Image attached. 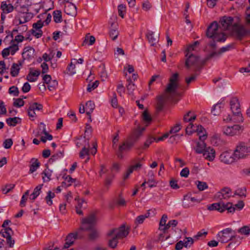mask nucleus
<instances>
[{"label":"nucleus","mask_w":250,"mask_h":250,"mask_svg":"<svg viewBox=\"0 0 250 250\" xmlns=\"http://www.w3.org/2000/svg\"><path fill=\"white\" fill-rule=\"evenodd\" d=\"M245 14L244 25L235 23L232 26L233 36L239 40L250 35V7L247 8Z\"/></svg>","instance_id":"1"},{"label":"nucleus","mask_w":250,"mask_h":250,"mask_svg":"<svg viewBox=\"0 0 250 250\" xmlns=\"http://www.w3.org/2000/svg\"><path fill=\"white\" fill-rule=\"evenodd\" d=\"M216 54V52H212L204 59L201 60L198 56L194 55L192 54H190L189 53H187L186 54L187 59L185 61V66L188 69L193 67V71L195 72H197L200 71L203 65L209 59L213 57Z\"/></svg>","instance_id":"2"},{"label":"nucleus","mask_w":250,"mask_h":250,"mask_svg":"<svg viewBox=\"0 0 250 250\" xmlns=\"http://www.w3.org/2000/svg\"><path fill=\"white\" fill-rule=\"evenodd\" d=\"M218 27L219 25L217 22L214 21L210 24L206 30V36L212 39L209 43V45L213 49H215L216 47V42H224L227 39V36L224 33L218 32Z\"/></svg>","instance_id":"3"},{"label":"nucleus","mask_w":250,"mask_h":250,"mask_svg":"<svg viewBox=\"0 0 250 250\" xmlns=\"http://www.w3.org/2000/svg\"><path fill=\"white\" fill-rule=\"evenodd\" d=\"M207 135L206 134H203L200 135L199 139L200 142H197L196 147L195 148V152L198 154H203L204 158L209 161H212L215 158V150L210 147H206V145L204 142V140L207 139Z\"/></svg>","instance_id":"4"},{"label":"nucleus","mask_w":250,"mask_h":250,"mask_svg":"<svg viewBox=\"0 0 250 250\" xmlns=\"http://www.w3.org/2000/svg\"><path fill=\"white\" fill-rule=\"evenodd\" d=\"M129 232L127 229H125V225H122L119 228H115L110 230L107 234L108 236L114 235L113 237L109 240L108 246L111 248L116 247L118 243V239L126 237Z\"/></svg>","instance_id":"5"},{"label":"nucleus","mask_w":250,"mask_h":250,"mask_svg":"<svg viewBox=\"0 0 250 250\" xmlns=\"http://www.w3.org/2000/svg\"><path fill=\"white\" fill-rule=\"evenodd\" d=\"M178 78L179 74L175 73L172 74L169 78V83L165 90L166 93L169 94L167 97L168 99H172L174 96H177L179 94L177 90L179 87L177 83Z\"/></svg>","instance_id":"6"},{"label":"nucleus","mask_w":250,"mask_h":250,"mask_svg":"<svg viewBox=\"0 0 250 250\" xmlns=\"http://www.w3.org/2000/svg\"><path fill=\"white\" fill-rule=\"evenodd\" d=\"M207 208L209 210H217L220 213L227 210L228 213H233L235 211V208L232 206L231 202H229L225 203L223 201H219L217 203L209 205Z\"/></svg>","instance_id":"7"},{"label":"nucleus","mask_w":250,"mask_h":250,"mask_svg":"<svg viewBox=\"0 0 250 250\" xmlns=\"http://www.w3.org/2000/svg\"><path fill=\"white\" fill-rule=\"evenodd\" d=\"M97 221L96 213L93 212L85 218L82 220L83 227L80 228V230H88L94 227Z\"/></svg>","instance_id":"8"},{"label":"nucleus","mask_w":250,"mask_h":250,"mask_svg":"<svg viewBox=\"0 0 250 250\" xmlns=\"http://www.w3.org/2000/svg\"><path fill=\"white\" fill-rule=\"evenodd\" d=\"M230 109L234 115V117H237V119L234 118L235 123L243 122V117L240 110V104L238 99L236 97H233L230 101Z\"/></svg>","instance_id":"9"},{"label":"nucleus","mask_w":250,"mask_h":250,"mask_svg":"<svg viewBox=\"0 0 250 250\" xmlns=\"http://www.w3.org/2000/svg\"><path fill=\"white\" fill-rule=\"evenodd\" d=\"M250 152V147L245 143L240 142L236 147L234 151V159L238 160L245 158Z\"/></svg>","instance_id":"10"},{"label":"nucleus","mask_w":250,"mask_h":250,"mask_svg":"<svg viewBox=\"0 0 250 250\" xmlns=\"http://www.w3.org/2000/svg\"><path fill=\"white\" fill-rule=\"evenodd\" d=\"M234 231L231 228H227L220 231L217 236L219 238V241L222 243L229 242L235 238V235H230Z\"/></svg>","instance_id":"11"},{"label":"nucleus","mask_w":250,"mask_h":250,"mask_svg":"<svg viewBox=\"0 0 250 250\" xmlns=\"http://www.w3.org/2000/svg\"><path fill=\"white\" fill-rule=\"evenodd\" d=\"M231 190L228 187H225L216 193L214 195V198L219 201L228 200L231 197Z\"/></svg>","instance_id":"12"},{"label":"nucleus","mask_w":250,"mask_h":250,"mask_svg":"<svg viewBox=\"0 0 250 250\" xmlns=\"http://www.w3.org/2000/svg\"><path fill=\"white\" fill-rule=\"evenodd\" d=\"M29 2V0H16L14 4L15 9L24 14L25 11H29L28 7L31 5Z\"/></svg>","instance_id":"13"},{"label":"nucleus","mask_w":250,"mask_h":250,"mask_svg":"<svg viewBox=\"0 0 250 250\" xmlns=\"http://www.w3.org/2000/svg\"><path fill=\"white\" fill-rule=\"evenodd\" d=\"M169 94V93L165 92V94L159 95L157 97V102L156 108L157 112H159L163 110L166 100H169L171 101H173L174 100L175 96H174L172 99H167V97Z\"/></svg>","instance_id":"14"},{"label":"nucleus","mask_w":250,"mask_h":250,"mask_svg":"<svg viewBox=\"0 0 250 250\" xmlns=\"http://www.w3.org/2000/svg\"><path fill=\"white\" fill-rule=\"evenodd\" d=\"M43 25V22L41 20L38 21L36 23H33L32 29L30 32L37 38L41 37L42 35V31L41 28Z\"/></svg>","instance_id":"15"},{"label":"nucleus","mask_w":250,"mask_h":250,"mask_svg":"<svg viewBox=\"0 0 250 250\" xmlns=\"http://www.w3.org/2000/svg\"><path fill=\"white\" fill-rule=\"evenodd\" d=\"M43 108V106L42 104L38 103H34L30 104L28 109V115L30 117H35L36 116V110H41Z\"/></svg>","instance_id":"16"},{"label":"nucleus","mask_w":250,"mask_h":250,"mask_svg":"<svg viewBox=\"0 0 250 250\" xmlns=\"http://www.w3.org/2000/svg\"><path fill=\"white\" fill-rule=\"evenodd\" d=\"M241 129V126L238 125H235L231 126H228L224 128L223 132L225 134L229 136H234L238 133Z\"/></svg>","instance_id":"17"},{"label":"nucleus","mask_w":250,"mask_h":250,"mask_svg":"<svg viewBox=\"0 0 250 250\" xmlns=\"http://www.w3.org/2000/svg\"><path fill=\"white\" fill-rule=\"evenodd\" d=\"M233 18L231 17L224 16L221 20L220 22L224 30H229L233 25Z\"/></svg>","instance_id":"18"},{"label":"nucleus","mask_w":250,"mask_h":250,"mask_svg":"<svg viewBox=\"0 0 250 250\" xmlns=\"http://www.w3.org/2000/svg\"><path fill=\"white\" fill-rule=\"evenodd\" d=\"M147 38L151 46H154L158 42L159 34L150 31L146 34Z\"/></svg>","instance_id":"19"},{"label":"nucleus","mask_w":250,"mask_h":250,"mask_svg":"<svg viewBox=\"0 0 250 250\" xmlns=\"http://www.w3.org/2000/svg\"><path fill=\"white\" fill-rule=\"evenodd\" d=\"M78 236L77 234H74L73 233H70L66 236L65 239V243L64 244L63 249H67L72 246L74 242V241L76 240V237Z\"/></svg>","instance_id":"20"},{"label":"nucleus","mask_w":250,"mask_h":250,"mask_svg":"<svg viewBox=\"0 0 250 250\" xmlns=\"http://www.w3.org/2000/svg\"><path fill=\"white\" fill-rule=\"evenodd\" d=\"M220 159L221 162L225 164H231L233 163L235 160H236V159H234V156L232 157L231 155L228 152L222 153L220 156Z\"/></svg>","instance_id":"21"},{"label":"nucleus","mask_w":250,"mask_h":250,"mask_svg":"<svg viewBox=\"0 0 250 250\" xmlns=\"http://www.w3.org/2000/svg\"><path fill=\"white\" fill-rule=\"evenodd\" d=\"M34 52L35 50L32 47H25L23 49V51L22 53V57L24 59H25V58H24V55L27 53V54L26 55V58L27 59H30L34 57Z\"/></svg>","instance_id":"22"},{"label":"nucleus","mask_w":250,"mask_h":250,"mask_svg":"<svg viewBox=\"0 0 250 250\" xmlns=\"http://www.w3.org/2000/svg\"><path fill=\"white\" fill-rule=\"evenodd\" d=\"M22 65V62L21 61H19L18 63H13L11 68L10 74L12 77H15L17 76L19 73V71L20 70V66Z\"/></svg>","instance_id":"23"},{"label":"nucleus","mask_w":250,"mask_h":250,"mask_svg":"<svg viewBox=\"0 0 250 250\" xmlns=\"http://www.w3.org/2000/svg\"><path fill=\"white\" fill-rule=\"evenodd\" d=\"M130 149L127 146L126 143L125 142L122 144V145H120L119 146L118 150L117 151V155L118 157L120 159H123L124 157L123 153L125 151H127L129 150Z\"/></svg>","instance_id":"24"},{"label":"nucleus","mask_w":250,"mask_h":250,"mask_svg":"<svg viewBox=\"0 0 250 250\" xmlns=\"http://www.w3.org/2000/svg\"><path fill=\"white\" fill-rule=\"evenodd\" d=\"M0 9L3 13H9L12 12L14 9V5L11 4H7L6 1H2L1 3Z\"/></svg>","instance_id":"25"},{"label":"nucleus","mask_w":250,"mask_h":250,"mask_svg":"<svg viewBox=\"0 0 250 250\" xmlns=\"http://www.w3.org/2000/svg\"><path fill=\"white\" fill-rule=\"evenodd\" d=\"M64 11L67 15L74 16L76 14L77 8L74 4L70 3L69 5H68L67 6H65Z\"/></svg>","instance_id":"26"},{"label":"nucleus","mask_w":250,"mask_h":250,"mask_svg":"<svg viewBox=\"0 0 250 250\" xmlns=\"http://www.w3.org/2000/svg\"><path fill=\"white\" fill-rule=\"evenodd\" d=\"M62 178L64 179V181L62 183L61 186L63 188H67L72 185L73 183L75 182L76 179L72 178L70 176H63Z\"/></svg>","instance_id":"27"},{"label":"nucleus","mask_w":250,"mask_h":250,"mask_svg":"<svg viewBox=\"0 0 250 250\" xmlns=\"http://www.w3.org/2000/svg\"><path fill=\"white\" fill-rule=\"evenodd\" d=\"M6 122L9 126H15L17 124L21 123V119L18 117L9 118L6 119Z\"/></svg>","instance_id":"28"},{"label":"nucleus","mask_w":250,"mask_h":250,"mask_svg":"<svg viewBox=\"0 0 250 250\" xmlns=\"http://www.w3.org/2000/svg\"><path fill=\"white\" fill-rule=\"evenodd\" d=\"M147 176L149 177L147 182V184H148V186L150 188L155 187L156 186L157 183L154 179V173L152 170L148 171Z\"/></svg>","instance_id":"29"},{"label":"nucleus","mask_w":250,"mask_h":250,"mask_svg":"<svg viewBox=\"0 0 250 250\" xmlns=\"http://www.w3.org/2000/svg\"><path fill=\"white\" fill-rule=\"evenodd\" d=\"M43 184L37 186L34 189L33 192L30 195V199L34 201L36 198L40 194Z\"/></svg>","instance_id":"30"},{"label":"nucleus","mask_w":250,"mask_h":250,"mask_svg":"<svg viewBox=\"0 0 250 250\" xmlns=\"http://www.w3.org/2000/svg\"><path fill=\"white\" fill-rule=\"evenodd\" d=\"M88 230H90L88 235V239L90 241H94L99 237V233L97 229H94V227Z\"/></svg>","instance_id":"31"},{"label":"nucleus","mask_w":250,"mask_h":250,"mask_svg":"<svg viewBox=\"0 0 250 250\" xmlns=\"http://www.w3.org/2000/svg\"><path fill=\"white\" fill-rule=\"evenodd\" d=\"M31 161H34V162L30 166L29 173H32L39 167L40 166V163L37 159L34 158L32 159Z\"/></svg>","instance_id":"32"},{"label":"nucleus","mask_w":250,"mask_h":250,"mask_svg":"<svg viewBox=\"0 0 250 250\" xmlns=\"http://www.w3.org/2000/svg\"><path fill=\"white\" fill-rule=\"evenodd\" d=\"M2 235L3 237L6 238V243L8 245L9 247L12 248L14 246L15 244V240L12 239L11 234H4V233L2 234Z\"/></svg>","instance_id":"33"},{"label":"nucleus","mask_w":250,"mask_h":250,"mask_svg":"<svg viewBox=\"0 0 250 250\" xmlns=\"http://www.w3.org/2000/svg\"><path fill=\"white\" fill-rule=\"evenodd\" d=\"M89 139H87V147L86 146H84L82 148V150L80 152V157L81 158H83L85 155H89V148L90 147V145L88 142Z\"/></svg>","instance_id":"34"},{"label":"nucleus","mask_w":250,"mask_h":250,"mask_svg":"<svg viewBox=\"0 0 250 250\" xmlns=\"http://www.w3.org/2000/svg\"><path fill=\"white\" fill-rule=\"evenodd\" d=\"M54 21L56 23L61 22L62 21V12L60 10H55L53 13Z\"/></svg>","instance_id":"35"},{"label":"nucleus","mask_w":250,"mask_h":250,"mask_svg":"<svg viewBox=\"0 0 250 250\" xmlns=\"http://www.w3.org/2000/svg\"><path fill=\"white\" fill-rule=\"evenodd\" d=\"M47 194V195L45 197V199L47 204L49 206H51L53 204L52 199L55 196V194L54 192H52L51 191H48Z\"/></svg>","instance_id":"36"},{"label":"nucleus","mask_w":250,"mask_h":250,"mask_svg":"<svg viewBox=\"0 0 250 250\" xmlns=\"http://www.w3.org/2000/svg\"><path fill=\"white\" fill-rule=\"evenodd\" d=\"M188 195H185L182 202V206L185 208H188L191 207L193 205L189 202Z\"/></svg>","instance_id":"37"},{"label":"nucleus","mask_w":250,"mask_h":250,"mask_svg":"<svg viewBox=\"0 0 250 250\" xmlns=\"http://www.w3.org/2000/svg\"><path fill=\"white\" fill-rule=\"evenodd\" d=\"M89 34L86 35L85 37V39L83 43V45H84V43H86L89 41L88 45H91L93 44L95 42V38L93 36H89Z\"/></svg>","instance_id":"38"},{"label":"nucleus","mask_w":250,"mask_h":250,"mask_svg":"<svg viewBox=\"0 0 250 250\" xmlns=\"http://www.w3.org/2000/svg\"><path fill=\"white\" fill-rule=\"evenodd\" d=\"M149 214L150 213L148 212L146 213L145 215H141L138 216L135 220V223L139 224H142L144 222L145 219L149 217Z\"/></svg>","instance_id":"39"},{"label":"nucleus","mask_w":250,"mask_h":250,"mask_svg":"<svg viewBox=\"0 0 250 250\" xmlns=\"http://www.w3.org/2000/svg\"><path fill=\"white\" fill-rule=\"evenodd\" d=\"M178 221L176 220H170L168 223L163 228V230L165 232L166 230L168 229L170 227H175L177 226Z\"/></svg>","instance_id":"40"},{"label":"nucleus","mask_w":250,"mask_h":250,"mask_svg":"<svg viewBox=\"0 0 250 250\" xmlns=\"http://www.w3.org/2000/svg\"><path fill=\"white\" fill-rule=\"evenodd\" d=\"M238 232L242 234L248 235L250 234V229L249 226H245L240 228Z\"/></svg>","instance_id":"41"},{"label":"nucleus","mask_w":250,"mask_h":250,"mask_svg":"<svg viewBox=\"0 0 250 250\" xmlns=\"http://www.w3.org/2000/svg\"><path fill=\"white\" fill-rule=\"evenodd\" d=\"M143 120L147 123H150L152 121V118L147 110H145L142 114Z\"/></svg>","instance_id":"42"},{"label":"nucleus","mask_w":250,"mask_h":250,"mask_svg":"<svg viewBox=\"0 0 250 250\" xmlns=\"http://www.w3.org/2000/svg\"><path fill=\"white\" fill-rule=\"evenodd\" d=\"M40 125H43V127L42 129V133L45 135V137H46L47 140H52V139H53V136H52V135L49 134L47 132V131L46 130V125H45L43 123L41 122V123H40Z\"/></svg>","instance_id":"43"},{"label":"nucleus","mask_w":250,"mask_h":250,"mask_svg":"<svg viewBox=\"0 0 250 250\" xmlns=\"http://www.w3.org/2000/svg\"><path fill=\"white\" fill-rule=\"evenodd\" d=\"M196 184L200 191H203L208 188V185L206 182L197 181L196 182Z\"/></svg>","instance_id":"44"},{"label":"nucleus","mask_w":250,"mask_h":250,"mask_svg":"<svg viewBox=\"0 0 250 250\" xmlns=\"http://www.w3.org/2000/svg\"><path fill=\"white\" fill-rule=\"evenodd\" d=\"M167 216L166 214H164L160 221L159 229L163 230V228L167 225L166 222L167 221Z\"/></svg>","instance_id":"45"},{"label":"nucleus","mask_w":250,"mask_h":250,"mask_svg":"<svg viewBox=\"0 0 250 250\" xmlns=\"http://www.w3.org/2000/svg\"><path fill=\"white\" fill-rule=\"evenodd\" d=\"M128 84L127 86V90L129 94H131L135 89V84L132 82L131 79H128Z\"/></svg>","instance_id":"46"},{"label":"nucleus","mask_w":250,"mask_h":250,"mask_svg":"<svg viewBox=\"0 0 250 250\" xmlns=\"http://www.w3.org/2000/svg\"><path fill=\"white\" fill-rule=\"evenodd\" d=\"M196 125H193L192 123H190L186 127V133L187 134L190 135L193 132H194L195 127Z\"/></svg>","instance_id":"47"},{"label":"nucleus","mask_w":250,"mask_h":250,"mask_svg":"<svg viewBox=\"0 0 250 250\" xmlns=\"http://www.w3.org/2000/svg\"><path fill=\"white\" fill-rule=\"evenodd\" d=\"M48 88L50 91H53L55 90L58 86V82L56 80H52L48 84Z\"/></svg>","instance_id":"48"},{"label":"nucleus","mask_w":250,"mask_h":250,"mask_svg":"<svg viewBox=\"0 0 250 250\" xmlns=\"http://www.w3.org/2000/svg\"><path fill=\"white\" fill-rule=\"evenodd\" d=\"M24 104V101L21 98H18L15 100L13 105L17 107H21Z\"/></svg>","instance_id":"49"},{"label":"nucleus","mask_w":250,"mask_h":250,"mask_svg":"<svg viewBox=\"0 0 250 250\" xmlns=\"http://www.w3.org/2000/svg\"><path fill=\"white\" fill-rule=\"evenodd\" d=\"M156 140V138L152 137H149L146 140V141L145 142L144 144V146H143V149H146L148 148L149 145Z\"/></svg>","instance_id":"50"},{"label":"nucleus","mask_w":250,"mask_h":250,"mask_svg":"<svg viewBox=\"0 0 250 250\" xmlns=\"http://www.w3.org/2000/svg\"><path fill=\"white\" fill-rule=\"evenodd\" d=\"M13 140L12 139H7L4 140L3 143V146L6 149H9L11 148V146L13 145Z\"/></svg>","instance_id":"51"},{"label":"nucleus","mask_w":250,"mask_h":250,"mask_svg":"<svg viewBox=\"0 0 250 250\" xmlns=\"http://www.w3.org/2000/svg\"><path fill=\"white\" fill-rule=\"evenodd\" d=\"M233 46V44H229L225 47L221 48L218 52H216L217 54L215 55L214 57L217 55H219L226 51L229 50L231 48H232Z\"/></svg>","instance_id":"52"},{"label":"nucleus","mask_w":250,"mask_h":250,"mask_svg":"<svg viewBox=\"0 0 250 250\" xmlns=\"http://www.w3.org/2000/svg\"><path fill=\"white\" fill-rule=\"evenodd\" d=\"M109 35L112 40L114 41L117 38L119 32L117 30L112 29L110 30Z\"/></svg>","instance_id":"53"},{"label":"nucleus","mask_w":250,"mask_h":250,"mask_svg":"<svg viewBox=\"0 0 250 250\" xmlns=\"http://www.w3.org/2000/svg\"><path fill=\"white\" fill-rule=\"evenodd\" d=\"M9 93L13 94L14 96H18L19 94L18 88L15 86H12L9 89Z\"/></svg>","instance_id":"54"},{"label":"nucleus","mask_w":250,"mask_h":250,"mask_svg":"<svg viewBox=\"0 0 250 250\" xmlns=\"http://www.w3.org/2000/svg\"><path fill=\"white\" fill-rule=\"evenodd\" d=\"M126 7L125 5L121 4L118 6L119 15L122 18L124 17V12L125 11Z\"/></svg>","instance_id":"55"},{"label":"nucleus","mask_w":250,"mask_h":250,"mask_svg":"<svg viewBox=\"0 0 250 250\" xmlns=\"http://www.w3.org/2000/svg\"><path fill=\"white\" fill-rule=\"evenodd\" d=\"M99 84V82L98 81H96L95 82L92 83V84L89 83L87 85V90L88 92H91L92 90L94 89L96 87H98Z\"/></svg>","instance_id":"56"},{"label":"nucleus","mask_w":250,"mask_h":250,"mask_svg":"<svg viewBox=\"0 0 250 250\" xmlns=\"http://www.w3.org/2000/svg\"><path fill=\"white\" fill-rule=\"evenodd\" d=\"M183 243L186 248L190 247L194 243V240L191 237H186Z\"/></svg>","instance_id":"57"},{"label":"nucleus","mask_w":250,"mask_h":250,"mask_svg":"<svg viewBox=\"0 0 250 250\" xmlns=\"http://www.w3.org/2000/svg\"><path fill=\"white\" fill-rule=\"evenodd\" d=\"M62 153L60 151L59 153L52 156L49 159V161L50 163H53L58 160L59 158H61L62 156Z\"/></svg>","instance_id":"58"},{"label":"nucleus","mask_w":250,"mask_h":250,"mask_svg":"<svg viewBox=\"0 0 250 250\" xmlns=\"http://www.w3.org/2000/svg\"><path fill=\"white\" fill-rule=\"evenodd\" d=\"M246 188H240V189H238L235 191L234 194L237 195L240 197L244 196L245 197L246 196Z\"/></svg>","instance_id":"59"},{"label":"nucleus","mask_w":250,"mask_h":250,"mask_svg":"<svg viewBox=\"0 0 250 250\" xmlns=\"http://www.w3.org/2000/svg\"><path fill=\"white\" fill-rule=\"evenodd\" d=\"M198 75V74H197V72H195V73L192 75L191 77L189 78H186L185 81L187 84H189L192 82L196 80Z\"/></svg>","instance_id":"60"},{"label":"nucleus","mask_w":250,"mask_h":250,"mask_svg":"<svg viewBox=\"0 0 250 250\" xmlns=\"http://www.w3.org/2000/svg\"><path fill=\"white\" fill-rule=\"evenodd\" d=\"M95 108L94 103L91 101H89L86 103L85 108L86 110H89L90 111H93Z\"/></svg>","instance_id":"61"},{"label":"nucleus","mask_w":250,"mask_h":250,"mask_svg":"<svg viewBox=\"0 0 250 250\" xmlns=\"http://www.w3.org/2000/svg\"><path fill=\"white\" fill-rule=\"evenodd\" d=\"M9 47L10 49V53H11L12 55H14L19 50V47L17 44H13Z\"/></svg>","instance_id":"62"},{"label":"nucleus","mask_w":250,"mask_h":250,"mask_svg":"<svg viewBox=\"0 0 250 250\" xmlns=\"http://www.w3.org/2000/svg\"><path fill=\"white\" fill-rule=\"evenodd\" d=\"M169 185L171 188L173 189H177L179 188V186L177 184V181L173 178H171L169 181Z\"/></svg>","instance_id":"63"},{"label":"nucleus","mask_w":250,"mask_h":250,"mask_svg":"<svg viewBox=\"0 0 250 250\" xmlns=\"http://www.w3.org/2000/svg\"><path fill=\"white\" fill-rule=\"evenodd\" d=\"M152 4L148 0L145 1L142 4L143 9L146 11L150 10Z\"/></svg>","instance_id":"64"}]
</instances>
